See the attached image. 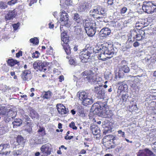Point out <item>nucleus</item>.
<instances>
[{
    "mask_svg": "<svg viewBox=\"0 0 156 156\" xmlns=\"http://www.w3.org/2000/svg\"><path fill=\"white\" fill-rule=\"evenodd\" d=\"M94 51L95 53L100 52L98 58V59L102 61L106 59L105 57L108 58L112 57L115 53L112 46H109L108 45L106 46L105 44L101 43L98 44L94 49Z\"/></svg>",
    "mask_w": 156,
    "mask_h": 156,
    "instance_id": "f257e3e1",
    "label": "nucleus"
},
{
    "mask_svg": "<svg viewBox=\"0 0 156 156\" xmlns=\"http://www.w3.org/2000/svg\"><path fill=\"white\" fill-rule=\"evenodd\" d=\"M107 105L106 101L102 102L98 101L93 105V107L94 109V111L96 113L101 112L103 117L110 118L112 116L113 114L112 111L105 109Z\"/></svg>",
    "mask_w": 156,
    "mask_h": 156,
    "instance_id": "f03ea898",
    "label": "nucleus"
},
{
    "mask_svg": "<svg viewBox=\"0 0 156 156\" xmlns=\"http://www.w3.org/2000/svg\"><path fill=\"white\" fill-rule=\"evenodd\" d=\"M93 94L90 90H86L79 93V99L82 101V104L87 106L88 105H91L93 102L92 96Z\"/></svg>",
    "mask_w": 156,
    "mask_h": 156,
    "instance_id": "7ed1b4c3",
    "label": "nucleus"
},
{
    "mask_svg": "<svg viewBox=\"0 0 156 156\" xmlns=\"http://www.w3.org/2000/svg\"><path fill=\"white\" fill-rule=\"evenodd\" d=\"M106 11L104 8L99 5L96 6L90 11V15L98 19L105 18L106 17Z\"/></svg>",
    "mask_w": 156,
    "mask_h": 156,
    "instance_id": "20e7f679",
    "label": "nucleus"
},
{
    "mask_svg": "<svg viewBox=\"0 0 156 156\" xmlns=\"http://www.w3.org/2000/svg\"><path fill=\"white\" fill-rule=\"evenodd\" d=\"M0 114L5 119L6 122H9L16 116V113L12 110L8 109L4 106L0 107Z\"/></svg>",
    "mask_w": 156,
    "mask_h": 156,
    "instance_id": "39448f33",
    "label": "nucleus"
},
{
    "mask_svg": "<svg viewBox=\"0 0 156 156\" xmlns=\"http://www.w3.org/2000/svg\"><path fill=\"white\" fill-rule=\"evenodd\" d=\"M142 9L144 12L147 13L156 12V1L144 2Z\"/></svg>",
    "mask_w": 156,
    "mask_h": 156,
    "instance_id": "423d86ee",
    "label": "nucleus"
},
{
    "mask_svg": "<svg viewBox=\"0 0 156 156\" xmlns=\"http://www.w3.org/2000/svg\"><path fill=\"white\" fill-rule=\"evenodd\" d=\"M61 38L62 42L61 44L67 55L70 54L71 49L67 43L69 41V37L66 33L63 32L61 33Z\"/></svg>",
    "mask_w": 156,
    "mask_h": 156,
    "instance_id": "0eeeda50",
    "label": "nucleus"
},
{
    "mask_svg": "<svg viewBox=\"0 0 156 156\" xmlns=\"http://www.w3.org/2000/svg\"><path fill=\"white\" fill-rule=\"evenodd\" d=\"M60 13V17L59 22H60L61 26H65L69 27L70 26V23L69 20V16L67 13L64 10L62 11ZM62 27L61 26H60V29L61 31H62Z\"/></svg>",
    "mask_w": 156,
    "mask_h": 156,
    "instance_id": "6e6552de",
    "label": "nucleus"
},
{
    "mask_svg": "<svg viewBox=\"0 0 156 156\" xmlns=\"http://www.w3.org/2000/svg\"><path fill=\"white\" fill-rule=\"evenodd\" d=\"M49 64V63L46 62L37 60L34 63L33 66L35 69L45 72L47 70L46 66Z\"/></svg>",
    "mask_w": 156,
    "mask_h": 156,
    "instance_id": "1a4fd4ad",
    "label": "nucleus"
},
{
    "mask_svg": "<svg viewBox=\"0 0 156 156\" xmlns=\"http://www.w3.org/2000/svg\"><path fill=\"white\" fill-rule=\"evenodd\" d=\"M84 74L85 75L84 78H86L87 80L91 83H96L98 82L97 76L93 73L90 72L87 73V72H85L82 73L83 76H84Z\"/></svg>",
    "mask_w": 156,
    "mask_h": 156,
    "instance_id": "9d476101",
    "label": "nucleus"
},
{
    "mask_svg": "<svg viewBox=\"0 0 156 156\" xmlns=\"http://www.w3.org/2000/svg\"><path fill=\"white\" fill-rule=\"evenodd\" d=\"M93 54L88 50H84L81 52L80 58L83 62H86L88 60L91 59Z\"/></svg>",
    "mask_w": 156,
    "mask_h": 156,
    "instance_id": "9b49d317",
    "label": "nucleus"
},
{
    "mask_svg": "<svg viewBox=\"0 0 156 156\" xmlns=\"http://www.w3.org/2000/svg\"><path fill=\"white\" fill-rule=\"evenodd\" d=\"M94 91L98 99H104L105 98V90L100 86L95 87Z\"/></svg>",
    "mask_w": 156,
    "mask_h": 156,
    "instance_id": "f8f14e48",
    "label": "nucleus"
},
{
    "mask_svg": "<svg viewBox=\"0 0 156 156\" xmlns=\"http://www.w3.org/2000/svg\"><path fill=\"white\" fill-rule=\"evenodd\" d=\"M84 28L85 30L90 29L93 27H99L98 25L99 22L98 21L95 22L94 20H85Z\"/></svg>",
    "mask_w": 156,
    "mask_h": 156,
    "instance_id": "ddd939ff",
    "label": "nucleus"
},
{
    "mask_svg": "<svg viewBox=\"0 0 156 156\" xmlns=\"http://www.w3.org/2000/svg\"><path fill=\"white\" fill-rule=\"evenodd\" d=\"M10 147L9 145L7 144H4L0 145V154L2 155H7L9 154L10 151H8L7 149Z\"/></svg>",
    "mask_w": 156,
    "mask_h": 156,
    "instance_id": "4468645a",
    "label": "nucleus"
},
{
    "mask_svg": "<svg viewBox=\"0 0 156 156\" xmlns=\"http://www.w3.org/2000/svg\"><path fill=\"white\" fill-rule=\"evenodd\" d=\"M56 107L58 113L62 115L66 114L69 112L68 109L62 104H58Z\"/></svg>",
    "mask_w": 156,
    "mask_h": 156,
    "instance_id": "2eb2a0df",
    "label": "nucleus"
},
{
    "mask_svg": "<svg viewBox=\"0 0 156 156\" xmlns=\"http://www.w3.org/2000/svg\"><path fill=\"white\" fill-rule=\"evenodd\" d=\"M50 146L48 144L43 145L41 148V152L45 155H50L51 154Z\"/></svg>",
    "mask_w": 156,
    "mask_h": 156,
    "instance_id": "dca6fc26",
    "label": "nucleus"
},
{
    "mask_svg": "<svg viewBox=\"0 0 156 156\" xmlns=\"http://www.w3.org/2000/svg\"><path fill=\"white\" fill-rule=\"evenodd\" d=\"M16 12L15 9L9 10L5 16L6 20L12 19L16 16Z\"/></svg>",
    "mask_w": 156,
    "mask_h": 156,
    "instance_id": "f3484780",
    "label": "nucleus"
},
{
    "mask_svg": "<svg viewBox=\"0 0 156 156\" xmlns=\"http://www.w3.org/2000/svg\"><path fill=\"white\" fill-rule=\"evenodd\" d=\"M31 71L28 70H26L23 72L21 75V78L24 81L28 80L30 79Z\"/></svg>",
    "mask_w": 156,
    "mask_h": 156,
    "instance_id": "a211bd4d",
    "label": "nucleus"
},
{
    "mask_svg": "<svg viewBox=\"0 0 156 156\" xmlns=\"http://www.w3.org/2000/svg\"><path fill=\"white\" fill-rule=\"evenodd\" d=\"M127 89L128 86L126 84L120 85L118 87L117 93L119 96L122 93H125V91L127 90Z\"/></svg>",
    "mask_w": 156,
    "mask_h": 156,
    "instance_id": "6ab92c4d",
    "label": "nucleus"
},
{
    "mask_svg": "<svg viewBox=\"0 0 156 156\" xmlns=\"http://www.w3.org/2000/svg\"><path fill=\"white\" fill-rule=\"evenodd\" d=\"M99 27H93L85 30L87 35L90 37L93 36L95 34L97 29Z\"/></svg>",
    "mask_w": 156,
    "mask_h": 156,
    "instance_id": "aec40b11",
    "label": "nucleus"
},
{
    "mask_svg": "<svg viewBox=\"0 0 156 156\" xmlns=\"http://www.w3.org/2000/svg\"><path fill=\"white\" fill-rule=\"evenodd\" d=\"M100 33L102 37H105L109 35L111 33V30L108 28L105 27L101 30Z\"/></svg>",
    "mask_w": 156,
    "mask_h": 156,
    "instance_id": "412c9836",
    "label": "nucleus"
},
{
    "mask_svg": "<svg viewBox=\"0 0 156 156\" xmlns=\"http://www.w3.org/2000/svg\"><path fill=\"white\" fill-rule=\"evenodd\" d=\"M92 133L94 135H97L100 132V129L97 126H95L94 125H92L90 127Z\"/></svg>",
    "mask_w": 156,
    "mask_h": 156,
    "instance_id": "4be33fe9",
    "label": "nucleus"
},
{
    "mask_svg": "<svg viewBox=\"0 0 156 156\" xmlns=\"http://www.w3.org/2000/svg\"><path fill=\"white\" fill-rule=\"evenodd\" d=\"M145 33L143 30H139L138 33H137V35L136 37V41H140L143 39L145 36Z\"/></svg>",
    "mask_w": 156,
    "mask_h": 156,
    "instance_id": "5701e85b",
    "label": "nucleus"
},
{
    "mask_svg": "<svg viewBox=\"0 0 156 156\" xmlns=\"http://www.w3.org/2000/svg\"><path fill=\"white\" fill-rule=\"evenodd\" d=\"M117 138L111 135H108L105 136L104 138V139L107 140V142L109 141L112 142L113 144H115V140H117Z\"/></svg>",
    "mask_w": 156,
    "mask_h": 156,
    "instance_id": "b1692460",
    "label": "nucleus"
},
{
    "mask_svg": "<svg viewBox=\"0 0 156 156\" xmlns=\"http://www.w3.org/2000/svg\"><path fill=\"white\" fill-rule=\"evenodd\" d=\"M91 6V5L88 3L85 4L80 5L78 8V11L80 12L84 11L87 8H89Z\"/></svg>",
    "mask_w": 156,
    "mask_h": 156,
    "instance_id": "393cba45",
    "label": "nucleus"
},
{
    "mask_svg": "<svg viewBox=\"0 0 156 156\" xmlns=\"http://www.w3.org/2000/svg\"><path fill=\"white\" fill-rule=\"evenodd\" d=\"M22 123V121L19 119H15L12 122L14 128H16L20 126Z\"/></svg>",
    "mask_w": 156,
    "mask_h": 156,
    "instance_id": "a878e982",
    "label": "nucleus"
},
{
    "mask_svg": "<svg viewBox=\"0 0 156 156\" xmlns=\"http://www.w3.org/2000/svg\"><path fill=\"white\" fill-rule=\"evenodd\" d=\"M73 19L75 21V24L76 23L78 24H80V22L81 21V16L78 13H75L73 16Z\"/></svg>",
    "mask_w": 156,
    "mask_h": 156,
    "instance_id": "bb28decb",
    "label": "nucleus"
},
{
    "mask_svg": "<svg viewBox=\"0 0 156 156\" xmlns=\"http://www.w3.org/2000/svg\"><path fill=\"white\" fill-rule=\"evenodd\" d=\"M7 63L8 65L12 66L15 64H18L19 63V62L16 60L12 59H8L7 61Z\"/></svg>",
    "mask_w": 156,
    "mask_h": 156,
    "instance_id": "cd10ccee",
    "label": "nucleus"
},
{
    "mask_svg": "<svg viewBox=\"0 0 156 156\" xmlns=\"http://www.w3.org/2000/svg\"><path fill=\"white\" fill-rule=\"evenodd\" d=\"M17 142L19 145H23L24 143V140L23 138L21 136H18L16 139Z\"/></svg>",
    "mask_w": 156,
    "mask_h": 156,
    "instance_id": "c85d7f7f",
    "label": "nucleus"
},
{
    "mask_svg": "<svg viewBox=\"0 0 156 156\" xmlns=\"http://www.w3.org/2000/svg\"><path fill=\"white\" fill-rule=\"evenodd\" d=\"M30 116L32 119H37L38 117V114L35 110H32L30 111Z\"/></svg>",
    "mask_w": 156,
    "mask_h": 156,
    "instance_id": "c756f323",
    "label": "nucleus"
},
{
    "mask_svg": "<svg viewBox=\"0 0 156 156\" xmlns=\"http://www.w3.org/2000/svg\"><path fill=\"white\" fill-rule=\"evenodd\" d=\"M51 92L50 91L47 92H45L44 94L43 95V97L44 99H49L51 96Z\"/></svg>",
    "mask_w": 156,
    "mask_h": 156,
    "instance_id": "7c9ffc66",
    "label": "nucleus"
},
{
    "mask_svg": "<svg viewBox=\"0 0 156 156\" xmlns=\"http://www.w3.org/2000/svg\"><path fill=\"white\" fill-rule=\"evenodd\" d=\"M144 26H147V24H146L145 23V22L143 20H142L141 21L140 20L139 21H138V22H137L136 23V27H140V28H141L143 27V24Z\"/></svg>",
    "mask_w": 156,
    "mask_h": 156,
    "instance_id": "2f4dec72",
    "label": "nucleus"
},
{
    "mask_svg": "<svg viewBox=\"0 0 156 156\" xmlns=\"http://www.w3.org/2000/svg\"><path fill=\"white\" fill-rule=\"evenodd\" d=\"M10 88L9 86L6 85H0V90L2 91V92H5L6 90H10Z\"/></svg>",
    "mask_w": 156,
    "mask_h": 156,
    "instance_id": "473e14b6",
    "label": "nucleus"
},
{
    "mask_svg": "<svg viewBox=\"0 0 156 156\" xmlns=\"http://www.w3.org/2000/svg\"><path fill=\"white\" fill-rule=\"evenodd\" d=\"M22 151L21 149L14 150L12 152V154L14 156H18L22 154Z\"/></svg>",
    "mask_w": 156,
    "mask_h": 156,
    "instance_id": "72a5a7b5",
    "label": "nucleus"
},
{
    "mask_svg": "<svg viewBox=\"0 0 156 156\" xmlns=\"http://www.w3.org/2000/svg\"><path fill=\"white\" fill-rule=\"evenodd\" d=\"M30 42L35 44H37L39 43L38 39L37 37L30 39Z\"/></svg>",
    "mask_w": 156,
    "mask_h": 156,
    "instance_id": "f704fd0d",
    "label": "nucleus"
},
{
    "mask_svg": "<svg viewBox=\"0 0 156 156\" xmlns=\"http://www.w3.org/2000/svg\"><path fill=\"white\" fill-rule=\"evenodd\" d=\"M38 132L39 134L42 136L45 134L44 128L43 127H40Z\"/></svg>",
    "mask_w": 156,
    "mask_h": 156,
    "instance_id": "c9c22d12",
    "label": "nucleus"
},
{
    "mask_svg": "<svg viewBox=\"0 0 156 156\" xmlns=\"http://www.w3.org/2000/svg\"><path fill=\"white\" fill-rule=\"evenodd\" d=\"M137 156H148L146 154L144 150H140L138 153Z\"/></svg>",
    "mask_w": 156,
    "mask_h": 156,
    "instance_id": "e433bc0d",
    "label": "nucleus"
},
{
    "mask_svg": "<svg viewBox=\"0 0 156 156\" xmlns=\"http://www.w3.org/2000/svg\"><path fill=\"white\" fill-rule=\"evenodd\" d=\"M121 69L125 73H127L129 72V69L126 65H124L121 68Z\"/></svg>",
    "mask_w": 156,
    "mask_h": 156,
    "instance_id": "4c0bfd02",
    "label": "nucleus"
},
{
    "mask_svg": "<svg viewBox=\"0 0 156 156\" xmlns=\"http://www.w3.org/2000/svg\"><path fill=\"white\" fill-rule=\"evenodd\" d=\"M30 125H31V123L29 122H27V126H29L28 128L26 127L25 129V130L27 132H28L29 133H30L32 131V129L30 126Z\"/></svg>",
    "mask_w": 156,
    "mask_h": 156,
    "instance_id": "58836bf2",
    "label": "nucleus"
},
{
    "mask_svg": "<svg viewBox=\"0 0 156 156\" xmlns=\"http://www.w3.org/2000/svg\"><path fill=\"white\" fill-rule=\"evenodd\" d=\"M130 32L131 37L134 39H136V37L138 33L135 30L131 31Z\"/></svg>",
    "mask_w": 156,
    "mask_h": 156,
    "instance_id": "ea45409f",
    "label": "nucleus"
},
{
    "mask_svg": "<svg viewBox=\"0 0 156 156\" xmlns=\"http://www.w3.org/2000/svg\"><path fill=\"white\" fill-rule=\"evenodd\" d=\"M122 96H121L122 97V100L123 101L125 102L126 101L127 99L128 98V94H126V93H122Z\"/></svg>",
    "mask_w": 156,
    "mask_h": 156,
    "instance_id": "a19ab883",
    "label": "nucleus"
},
{
    "mask_svg": "<svg viewBox=\"0 0 156 156\" xmlns=\"http://www.w3.org/2000/svg\"><path fill=\"white\" fill-rule=\"evenodd\" d=\"M75 27V31L76 32L77 34L80 33L81 31L80 27V24H78L77 26H74Z\"/></svg>",
    "mask_w": 156,
    "mask_h": 156,
    "instance_id": "79ce46f5",
    "label": "nucleus"
},
{
    "mask_svg": "<svg viewBox=\"0 0 156 156\" xmlns=\"http://www.w3.org/2000/svg\"><path fill=\"white\" fill-rule=\"evenodd\" d=\"M146 154L147 155H148L149 156H152L154 154L152 151L147 148H145L144 149Z\"/></svg>",
    "mask_w": 156,
    "mask_h": 156,
    "instance_id": "37998d69",
    "label": "nucleus"
},
{
    "mask_svg": "<svg viewBox=\"0 0 156 156\" xmlns=\"http://www.w3.org/2000/svg\"><path fill=\"white\" fill-rule=\"evenodd\" d=\"M69 62L70 65H72L74 66H76L77 64L76 60L73 58L70 59Z\"/></svg>",
    "mask_w": 156,
    "mask_h": 156,
    "instance_id": "c03bdc74",
    "label": "nucleus"
},
{
    "mask_svg": "<svg viewBox=\"0 0 156 156\" xmlns=\"http://www.w3.org/2000/svg\"><path fill=\"white\" fill-rule=\"evenodd\" d=\"M7 7L6 4L2 2H0V9H5Z\"/></svg>",
    "mask_w": 156,
    "mask_h": 156,
    "instance_id": "a18cd8bd",
    "label": "nucleus"
},
{
    "mask_svg": "<svg viewBox=\"0 0 156 156\" xmlns=\"http://www.w3.org/2000/svg\"><path fill=\"white\" fill-rule=\"evenodd\" d=\"M152 114H156V106H153L150 107V109Z\"/></svg>",
    "mask_w": 156,
    "mask_h": 156,
    "instance_id": "49530a36",
    "label": "nucleus"
},
{
    "mask_svg": "<svg viewBox=\"0 0 156 156\" xmlns=\"http://www.w3.org/2000/svg\"><path fill=\"white\" fill-rule=\"evenodd\" d=\"M118 133L119 136L122 137L123 138L125 137V132L122 131L121 130H119L118 131Z\"/></svg>",
    "mask_w": 156,
    "mask_h": 156,
    "instance_id": "de8ad7c7",
    "label": "nucleus"
},
{
    "mask_svg": "<svg viewBox=\"0 0 156 156\" xmlns=\"http://www.w3.org/2000/svg\"><path fill=\"white\" fill-rule=\"evenodd\" d=\"M40 54L39 52L37 51H36L34 53H33L32 55V58H37L39 57Z\"/></svg>",
    "mask_w": 156,
    "mask_h": 156,
    "instance_id": "09e8293b",
    "label": "nucleus"
},
{
    "mask_svg": "<svg viewBox=\"0 0 156 156\" xmlns=\"http://www.w3.org/2000/svg\"><path fill=\"white\" fill-rule=\"evenodd\" d=\"M69 126L73 129L76 130L77 129V127L75 126L74 122H72L69 124Z\"/></svg>",
    "mask_w": 156,
    "mask_h": 156,
    "instance_id": "8fccbe9b",
    "label": "nucleus"
},
{
    "mask_svg": "<svg viewBox=\"0 0 156 156\" xmlns=\"http://www.w3.org/2000/svg\"><path fill=\"white\" fill-rule=\"evenodd\" d=\"M20 25V23H18L16 24H14L12 25L14 30H16L18 28Z\"/></svg>",
    "mask_w": 156,
    "mask_h": 156,
    "instance_id": "3c124183",
    "label": "nucleus"
},
{
    "mask_svg": "<svg viewBox=\"0 0 156 156\" xmlns=\"http://www.w3.org/2000/svg\"><path fill=\"white\" fill-rule=\"evenodd\" d=\"M19 0H11L8 2V4L9 5H14Z\"/></svg>",
    "mask_w": 156,
    "mask_h": 156,
    "instance_id": "603ef678",
    "label": "nucleus"
},
{
    "mask_svg": "<svg viewBox=\"0 0 156 156\" xmlns=\"http://www.w3.org/2000/svg\"><path fill=\"white\" fill-rule=\"evenodd\" d=\"M130 87L131 88L134 90H136L137 89L138 86L135 83H133L131 84Z\"/></svg>",
    "mask_w": 156,
    "mask_h": 156,
    "instance_id": "864d4df0",
    "label": "nucleus"
},
{
    "mask_svg": "<svg viewBox=\"0 0 156 156\" xmlns=\"http://www.w3.org/2000/svg\"><path fill=\"white\" fill-rule=\"evenodd\" d=\"M37 0H28V1L29 2V5L30 6H31L32 5L36 3Z\"/></svg>",
    "mask_w": 156,
    "mask_h": 156,
    "instance_id": "5fc2aeb1",
    "label": "nucleus"
},
{
    "mask_svg": "<svg viewBox=\"0 0 156 156\" xmlns=\"http://www.w3.org/2000/svg\"><path fill=\"white\" fill-rule=\"evenodd\" d=\"M152 149L156 153V142L151 144Z\"/></svg>",
    "mask_w": 156,
    "mask_h": 156,
    "instance_id": "6e6d98bb",
    "label": "nucleus"
},
{
    "mask_svg": "<svg viewBox=\"0 0 156 156\" xmlns=\"http://www.w3.org/2000/svg\"><path fill=\"white\" fill-rule=\"evenodd\" d=\"M65 4L68 6L72 5V1L71 0H64Z\"/></svg>",
    "mask_w": 156,
    "mask_h": 156,
    "instance_id": "4d7b16f0",
    "label": "nucleus"
},
{
    "mask_svg": "<svg viewBox=\"0 0 156 156\" xmlns=\"http://www.w3.org/2000/svg\"><path fill=\"white\" fill-rule=\"evenodd\" d=\"M35 143L37 144H40L43 143V140L41 138L38 139L35 142Z\"/></svg>",
    "mask_w": 156,
    "mask_h": 156,
    "instance_id": "13d9d810",
    "label": "nucleus"
},
{
    "mask_svg": "<svg viewBox=\"0 0 156 156\" xmlns=\"http://www.w3.org/2000/svg\"><path fill=\"white\" fill-rule=\"evenodd\" d=\"M137 70L135 71V73H141L142 72H143V70L142 69H140V68L138 67L137 68Z\"/></svg>",
    "mask_w": 156,
    "mask_h": 156,
    "instance_id": "bf43d9fd",
    "label": "nucleus"
},
{
    "mask_svg": "<svg viewBox=\"0 0 156 156\" xmlns=\"http://www.w3.org/2000/svg\"><path fill=\"white\" fill-rule=\"evenodd\" d=\"M127 9L126 7H123L121 10V12L122 14L125 13Z\"/></svg>",
    "mask_w": 156,
    "mask_h": 156,
    "instance_id": "052dcab7",
    "label": "nucleus"
},
{
    "mask_svg": "<svg viewBox=\"0 0 156 156\" xmlns=\"http://www.w3.org/2000/svg\"><path fill=\"white\" fill-rule=\"evenodd\" d=\"M73 138V136H65V138L66 140H71Z\"/></svg>",
    "mask_w": 156,
    "mask_h": 156,
    "instance_id": "680f3d73",
    "label": "nucleus"
},
{
    "mask_svg": "<svg viewBox=\"0 0 156 156\" xmlns=\"http://www.w3.org/2000/svg\"><path fill=\"white\" fill-rule=\"evenodd\" d=\"M131 67V69H133L135 71L137 70V69H138L137 68H138L136 65L133 66Z\"/></svg>",
    "mask_w": 156,
    "mask_h": 156,
    "instance_id": "e2e57ef3",
    "label": "nucleus"
},
{
    "mask_svg": "<svg viewBox=\"0 0 156 156\" xmlns=\"http://www.w3.org/2000/svg\"><path fill=\"white\" fill-rule=\"evenodd\" d=\"M53 15L55 18H58V16L57 15V12L56 11L54 12H53Z\"/></svg>",
    "mask_w": 156,
    "mask_h": 156,
    "instance_id": "0e129e2a",
    "label": "nucleus"
},
{
    "mask_svg": "<svg viewBox=\"0 0 156 156\" xmlns=\"http://www.w3.org/2000/svg\"><path fill=\"white\" fill-rule=\"evenodd\" d=\"M107 3L109 5H112L113 3V0H108Z\"/></svg>",
    "mask_w": 156,
    "mask_h": 156,
    "instance_id": "69168bd1",
    "label": "nucleus"
},
{
    "mask_svg": "<svg viewBox=\"0 0 156 156\" xmlns=\"http://www.w3.org/2000/svg\"><path fill=\"white\" fill-rule=\"evenodd\" d=\"M59 81L62 82L64 80V77L63 76L61 75L59 76Z\"/></svg>",
    "mask_w": 156,
    "mask_h": 156,
    "instance_id": "338daca9",
    "label": "nucleus"
},
{
    "mask_svg": "<svg viewBox=\"0 0 156 156\" xmlns=\"http://www.w3.org/2000/svg\"><path fill=\"white\" fill-rule=\"evenodd\" d=\"M139 45V43L137 42H135L133 44V46L135 47H138Z\"/></svg>",
    "mask_w": 156,
    "mask_h": 156,
    "instance_id": "774afa93",
    "label": "nucleus"
}]
</instances>
